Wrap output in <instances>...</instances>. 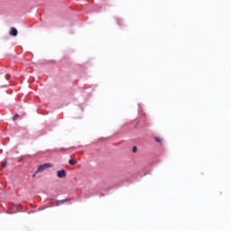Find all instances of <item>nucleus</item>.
Instances as JSON below:
<instances>
[{"label": "nucleus", "mask_w": 231, "mask_h": 231, "mask_svg": "<svg viewBox=\"0 0 231 231\" xmlns=\"http://www.w3.org/2000/svg\"><path fill=\"white\" fill-rule=\"evenodd\" d=\"M50 167H53L51 163H44L40 165L36 171V172H42L45 169H50Z\"/></svg>", "instance_id": "obj_1"}, {"label": "nucleus", "mask_w": 231, "mask_h": 231, "mask_svg": "<svg viewBox=\"0 0 231 231\" xmlns=\"http://www.w3.org/2000/svg\"><path fill=\"white\" fill-rule=\"evenodd\" d=\"M57 177L58 178H66V171L65 170L58 171Z\"/></svg>", "instance_id": "obj_2"}, {"label": "nucleus", "mask_w": 231, "mask_h": 231, "mask_svg": "<svg viewBox=\"0 0 231 231\" xmlns=\"http://www.w3.org/2000/svg\"><path fill=\"white\" fill-rule=\"evenodd\" d=\"M9 33L13 37H17L18 31L15 29V27H12Z\"/></svg>", "instance_id": "obj_3"}, {"label": "nucleus", "mask_w": 231, "mask_h": 231, "mask_svg": "<svg viewBox=\"0 0 231 231\" xmlns=\"http://www.w3.org/2000/svg\"><path fill=\"white\" fill-rule=\"evenodd\" d=\"M69 165H77V160H75V159H70V160L69 161Z\"/></svg>", "instance_id": "obj_4"}, {"label": "nucleus", "mask_w": 231, "mask_h": 231, "mask_svg": "<svg viewBox=\"0 0 231 231\" xmlns=\"http://www.w3.org/2000/svg\"><path fill=\"white\" fill-rule=\"evenodd\" d=\"M66 201H67L66 199L59 200V201L57 202V205H58V206L62 205V204L66 203Z\"/></svg>", "instance_id": "obj_5"}, {"label": "nucleus", "mask_w": 231, "mask_h": 231, "mask_svg": "<svg viewBox=\"0 0 231 231\" xmlns=\"http://www.w3.org/2000/svg\"><path fill=\"white\" fill-rule=\"evenodd\" d=\"M8 162H6V161H3L2 162V168L3 169H5V167H6V164H7Z\"/></svg>", "instance_id": "obj_6"}, {"label": "nucleus", "mask_w": 231, "mask_h": 231, "mask_svg": "<svg viewBox=\"0 0 231 231\" xmlns=\"http://www.w3.org/2000/svg\"><path fill=\"white\" fill-rule=\"evenodd\" d=\"M17 118H19L18 114L14 115L13 117L14 122H15V120H17Z\"/></svg>", "instance_id": "obj_7"}]
</instances>
